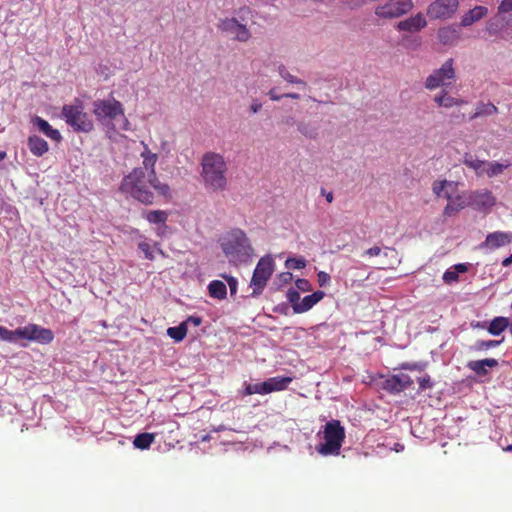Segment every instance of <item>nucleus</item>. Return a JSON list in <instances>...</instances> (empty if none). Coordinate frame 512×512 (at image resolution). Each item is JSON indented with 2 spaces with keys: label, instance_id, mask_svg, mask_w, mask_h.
Segmentation results:
<instances>
[{
  "label": "nucleus",
  "instance_id": "f257e3e1",
  "mask_svg": "<svg viewBox=\"0 0 512 512\" xmlns=\"http://www.w3.org/2000/svg\"><path fill=\"white\" fill-rule=\"evenodd\" d=\"M120 190L144 205L155 203L156 195L166 199L172 197L170 186L161 182L156 172L146 173L143 168H134L126 175L122 179Z\"/></svg>",
  "mask_w": 512,
  "mask_h": 512
},
{
  "label": "nucleus",
  "instance_id": "f03ea898",
  "mask_svg": "<svg viewBox=\"0 0 512 512\" xmlns=\"http://www.w3.org/2000/svg\"><path fill=\"white\" fill-rule=\"evenodd\" d=\"M201 178L207 190L222 192L227 189L228 166L224 157L215 152H207L201 160Z\"/></svg>",
  "mask_w": 512,
  "mask_h": 512
},
{
  "label": "nucleus",
  "instance_id": "7ed1b4c3",
  "mask_svg": "<svg viewBox=\"0 0 512 512\" xmlns=\"http://www.w3.org/2000/svg\"><path fill=\"white\" fill-rule=\"evenodd\" d=\"M221 248L233 265L246 264L254 255L249 238L240 229L232 230L221 242Z\"/></svg>",
  "mask_w": 512,
  "mask_h": 512
},
{
  "label": "nucleus",
  "instance_id": "20e7f679",
  "mask_svg": "<svg viewBox=\"0 0 512 512\" xmlns=\"http://www.w3.org/2000/svg\"><path fill=\"white\" fill-rule=\"evenodd\" d=\"M0 339L9 343H16L19 340L34 341L39 344H50L54 340V333L49 328L41 327L30 323L15 330H9L0 325Z\"/></svg>",
  "mask_w": 512,
  "mask_h": 512
},
{
  "label": "nucleus",
  "instance_id": "39448f33",
  "mask_svg": "<svg viewBox=\"0 0 512 512\" xmlns=\"http://www.w3.org/2000/svg\"><path fill=\"white\" fill-rule=\"evenodd\" d=\"M324 443L319 444L316 450L319 454L337 456L340 454L345 440V429L339 420L328 421L323 429Z\"/></svg>",
  "mask_w": 512,
  "mask_h": 512
},
{
  "label": "nucleus",
  "instance_id": "423d86ee",
  "mask_svg": "<svg viewBox=\"0 0 512 512\" xmlns=\"http://www.w3.org/2000/svg\"><path fill=\"white\" fill-rule=\"evenodd\" d=\"M62 117L65 122L76 132H91L94 128L93 121L84 111L83 103L75 99L74 103L62 107Z\"/></svg>",
  "mask_w": 512,
  "mask_h": 512
},
{
  "label": "nucleus",
  "instance_id": "0eeeda50",
  "mask_svg": "<svg viewBox=\"0 0 512 512\" xmlns=\"http://www.w3.org/2000/svg\"><path fill=\"white\" fill-rule=\"evenodd\" d=\"M456 81L454 60L447 59L440 68L435 69L425 80L424 87L433 91L440 87H449Z\"/></svg>",
  "mask_w": 512,
  "mask_h": 512
},
{
  "label": "nucleus",
  "instance_id": "6e6552de",
  "mask_svg": "<svg viewBox=\"0 0 512 512\" xmlns=\"http://www.w3.org/2000/svg\"><path fill=\"white\" fill-rule=\"evenodd\" d=\"M274 268L275 262L270 255L259 259L250 282V286L253 288L252 296H258L262 293L274 272Z\"/></svg>",
  "mask_w": 512,
  "mask_h": 512
},
{
  "label": "nucleus",
  "instance_id": "1a4fd4ad",
  "mask_svg": "<svg viewBox=\"0 0 512 512\" xmlns=\"http://www.w3.org/2000/svg\"><path fill=\"white\" fill-rule=\"evenodd\" d=\"M92 106L93 113L101 124H108L118 116H124L122 103L114 98L107 100H95Z\"/></svg>",
  "mask_w": 512,
  "mask_h": 512
},
{
  "label": "nucleus",
  "instance_id": "9d476101",
  "mask_svg": "<svg viewBox=\"0 0 512 512\" xmlns=\"http://www.w3.org/2000/svg\"><path fill=\"white\" fill-rule=\"evenodd\" d=\"M412 7V0H392L385 5L378 6L375 10V14L384 19L398 18L408 13Z\"/></svg>",
  "mask_w": 512,
  "mask_h": 512
},
{
  "label": "nucleus",
  "instance_id": "9b49d317",
  "mask_svg": "<svg viewBox=\"0 0 512 512\" xmlns=\"http://www.w3.org/2000/svg\"><path fill=\"white\" fill-rule=\"evenodd\" d=\"M458 0H435L428 9L427 15L430 19H448L457 11Z\"/></svg>",
  "mask_w": 512,
  "mask_h": 512
},
{
  "label": "nucleus",
  "instance_id": "f8f14e48",
  "mask_svg": "<svg viewBox=\"0 0 512 512\" xmlns=\"http://www.w3.org/2000/svg\"><path fill=\"white\" fill-rule=\"evenodd\" d=\"M218 28L240 42H247L251 38V32L246 25L241 24L236 18H225L221 20L218 24Z\"/></svg>",
  "mask_w": 512,
  "mask_h": 512
},
{
  "label": "nucleus",
  "instance_id": "ddd939ff",
  "mask_svg": "<svg viewBox=\"0 0 512 512\" xmlns=\"http://www.w3.org/2000/svg\"><path fill=\"white\" fill-rule=\"evenodd\" d=\"M468 199L469 206L482 212H488L496 204V198L488 189L471 191Z\"/></svg>",
  "mask_w": 512,
  "mask_h": 512
},
{
  "label": "nucleus",
  "instance_id": "4468645a",
  "mask_svg": "<svg viewBox=\"0 0 512 512\" xmlns=\"http://www.w3.org/2000/svg\"><path fill=\"white\" fill-rule=\"evenodd\" d=\"M454 192L446 191L444 193V198L448 200V203L446 207L444 208V215L446 216H452L455 213L459 212L466 206H469V199L468 196H462V195H453Z\"/></svg>",
  "mask_w": 512,
  "mask_h": 512
},
{
  "label": "nucleus",
  "instance_id": "2eb2a0df",
  "mask_svg": "<svg viewBox=\"0 0 512 512\" xmlns=\"http://www.w3.org/2000/svg\"><path fill=\"white\" fill-rule=\"evenodd\" d=\"M512 242V234L507 232L496 231L489 233L484 242L480 244L481 248L497 249L506 246Z\"/></svg>",
  "mask_w": 512,
  "mask_h": 512
},
{
  "label": "nucleus",
  "instance_id": "dca6fc26",
  "mask_svg": "<svg viewBox=\"0 0 512 512\" xmlns=\"http://www.w3.org/2000/svg\"><path fill=\"white\" fill-rule=\"evenodd\" d=\"M427 22L422 13H417L405 20L397 23V29L399 31L417 32L422 28L426 27Z\"/></svg>",
  "mask_w": 512,
  "mask_h": 512
},
{
  "label": "nucleus",
  "instance_id": "f3484780",
  "mask_svg": "<svg viewBox=\"0 0 512 512\" xmlns=\"http://www.w3.org/2000/svg\"><path fill=\"white\" fill-rule=\"evenodd\" d=\"M168 213L164 210H150L143 214V217L151 224L161 225L158 228L157 234L162 236L164 231L168 228L166 222L168 220Z\"/></svg>",
  "mask_w": 512,
  "mask_h": 512
},
{
  "label": "nucleus",
  "instance_id": "a211bd4d",
  "mask_svg": "<svg viewBox=\"0 0 512 512\" xmlns=\"http://www.w3.org/2000/svg\"><path fill=\"white\" fill-rule=\"evenodd\" d=\"M496 366H498V361L494 358L472 360L467 363V367L480 377L486 376L488 374L487 368H494Z\"/></svg>",
  "mask_w": 512,
  "mask_h": 512
},
{
  "label": "nucleus",
  "instance_id": "6ab92c4d",
  "mask_svg": "<svg viewBox=\"0 0 512 512\" xmlns=\"http://www.w3.org/2000/svg\"><path fill=\"white\" fill-rule=\"evenodd\" d=\"M324 296L325 293L323 291H316L310 295H307L299 304L293 305V311L297 314L307 312L319 301H321Z\"/></svg>",
  "mask_w": 512,
  "mask_h": 512
},
{
  "label": "nucleus",
  "instance_id": "aec40b11",
  "mask_svg": "<svg viewBox=\"0 0 512 512\" xmlns=\"http://www.w3.org/2000/svg\"><path fill=\"white\" fill-rule=\"evenodd\" d=\"M141 145L143 150L140 153L142 158V166L140 168H143L146 173L156 172L155 165L158 160V154L153 153L144 141H141Z\"/></svg>",
  "mask_w": 512,
  "mask_h": 512
},
{
  "label": "nucleus",
  "instance_id": "412c9836",
  "mask_svg": "<svg viewBox=\"0 0 512 512\" xmlns=\"http://www.w3.org/2000/svg\"><path fill=\"white\" fill-rule=\"evenodd\" d=\"M32 123L41 131L45 136L53 141L59 142L62 140V136L57 129L52 128L48 121L45 119L35 116L32 118Z\"/></svg>",
  "mask_w": 512,
  "mask_h": 512
},
{
  "label": "nucleus",
  "instance_id": "4be33fe9",
  "mask_svg": "<svg viewBox=\"0 0 512 512\" xmlns=\"http://www.w3.org/2000/svg\"><path fill=\"white\" fill-rule=\"evenodd\" d=\"M292 381V377L276 376L271 377L262 383L265 385L266 394H269L272 392L285 390Z\"/></svg>",
  "mask_w": 512,
  "mask_h": 512
},
{
  "label": "nucleus",
  "instance_id": "5701e85b",
  "mask_svg": "<svg viewBox=\"0 0 512 512\" xmlns=\"http://www.w3.org/2000/svg\"><path fill=\"white\" fill-rule=\"evenodd\" d=\"M434 102L444 108H451L454 106H461L466 102L463 99L453 97L448 94V92L443 89L440 93L434 96Z\"/></svg>",
  "mask_w": 512,
  "mask_h": 512
},
{
  "label": "nucleus",
  "instance_id": "b1692460",
  "mask_svg": "<svg viewBox=\"0 0 512 512\" xmlns=\"http://www.w3.org/2000/svg\"><path fill=\"white\" fill-rule=\"evenodd\" d=\"M485 160L478 159L471 153H465L463 156V164L472 169L477 176H483L486 168Z\"/></svg>",
  "mask_w": 512,
  "mask_h": 512
},
{
  "label": "nucleus",
  "instance_id": "393cba45",
  "mask_svg": "<svg viewBox=\"0 0 512 512\" xmlns=\"http://www.w3.org/2000/svg\"><path fill=\"white\" fill-rule=\"evenodd\" d=\"M27 145L30 152L37 157L44 155L49 149L48 143L37 135L30 136Z\"/></svg>",
  "mask_w": 512,
  "mask_h": 512
},
{
  "label": "nucleus",
  "instance_id": "a878e982",
  "mask_svg": "<svg viewBox=\"0 0 512 512\" xmlns=\"http://www.w3.org/2000/svg\"><path fill=\"white\" fill-rule=\"evenodd\" d=\"M488 12V9L484 6H476L469 10L461 19L462 26H470L474 22L482 19Z\"/></svg>",
  "mask_w": 512,
  "mask_h": 512
},
{
  "label": "nucleus",
  "instance_id": "bb28decb",
  "mask_svg": "<svg viewBox=\"0 0 512 512\" xmlns=\"http://www.w3.org/2000/svg\"><path fill=\"white\" fill-rule=\"evenodd\" d=\"M498 112V108L491 102H479L475 106L474 113L470 116V120L477 119L482 116L494 115Z\"/></svg>",
  "mask_w": 512,
  "mask_h": 512
},
{
  "label": "nucleus",
  "instance_id": "cd10ccee",
  "mask_svg": "<svg viewBox=\"0 0 512 512\" xmlns=\"http://www.w3.org/2000/svg\"><path fill=\"white\" fill-rule=\"evenodd\" d=\"M210 297L218 300H223L227 295V288L224 282L220 280H213L208 285Z\"/></svg>",
  "mask_w": 512,
  "mask_h": 512
},
{
  "label": "nucleus",
  "instance_id": "c85d7f7f",
  "mask_svg": "<svg viewBox=\"0 0 512 512\" xmlns=\"http://www.w3.org/2000/svg\"><path fill=\"white\" fill-rule=\"evenodd\" d=\"M511 166V162L509 160H505L503 163L499 162H486V168L484 175H487L489 178L498 176L504 172L505 169Z\"/></svg>",
  "mask_w": 512,
  "mask_h": 512
},
{
  "label": "nucleus",
  "instance_id": "c756f323",
  "mask_svg": "<svg viewBox=\"0 0 512 512\" xmlns=\"http://www.w3.org/2000/svg\"><path fill=\"white\" fill-rule=\"evenodd\" d=\"M508 327V318L499 316L491 320L487 330L491 335L497 336L500 335L503 331H505Z\"/></svg>",
  "mask_w": 512,
  "mask_h": 512
},
{
  "label": "nucleus",
  "instance_id": "7c9ffc66",
  "mask_svg": "<svg viewBox=\"0 0 512 512\" xmlns=\"http://www.w3.org/2000/svg\"><path fill=\"white\" fill-rule=\"evenodd\" d=\"M457 183L448 180L435 181L432 185L433 193L437 197H444L446 191L455 192Z\"/></svg>",
  "mask_w": 512,
  "mask_h": 512
},
{
  "label": "nucleus",
  "instance_id": "2f4dec72",
  "mask_svg": "<svg viewBox=\"0 0 512 512\" xmlns=\"http://www.w3.org/2000/svg\"><path fill=\"white\" fill-rule=\"evenodd\" d=\"M277 70H278L279 75H280V76H281V77H282L286 82H288V83H290V84L298 85V86H300V87H302V88H306V87H307V83H306L304 80H302V79H300V78H298V77H296V76L292 75V74L288 71V69L286 68V66H285V65L280 64V65L278 66Z\"/></svg>",
  "mask_w": 512,
  "mask_h": 512
},
{
  "label": "nucleus",
  "instance_id": "473e14b6",
  "mask_svg": "<svg viewBox=\"0 0 512 512\" xmlns=\"http://www.w3.org/2000/svg\"><path fill=\"white\" fill-rule=\"evenodd\" d=\"M155 440L153 433H140L136 435L133 444L136 448L144 450L148 449Z\"/></svg>",
  "mask_w": 512,
  "mask_h": 512
},
{
  "label": "nucleus",
  "instance_id": "72a5a7b5",
  "mask_svg": "<svg viewBox=\"0 0 512 512\" xmlns=\"http://www.w3.org/2000/svg\"><path fill=\"white\" fill-rule=\"evenodd\" d=\"M400 381L398 375H392L383 381L382 388L390 393H400L403 391Z\"/></svg>",
  "mask_w": 512,
  "mask_h": 512
},
{
  "label": "nucleus",
  "instance_id": "f704fd0d",
  "mask_svg": "<svg viewBox=\"0 0 512 512\" xmlns=\"http://www.w3.org/2000/svg\"><path fill=\"white\" fill-rule=\"evenodd\" d=\"M167 335L176 342L182 341L187 335V322H182L178 326L169 327Z\"/></svg>",
  "mask_w": 512,
  "mask_h": 512
},
{
  "label": "nucleus",
  "instance_id": "c9c22d12",
  "mask_svg": "<svg viewBox=\"0 0 512 512\" xmlns=\"http://www.w3.org/2000/svg\"><path fill=\"white\" fill-rule=\"evenodd\" d=\"M298 131L307 138L315 139L318 135L317 128L311 123L301 122L298 124Z\"/></svg>",
  "mask_w": 512,
  "mask_h": 512
},
{
  "label": "nucleus",
  "instance_id": "e433bc0d",
  "mask_svg": "<svg viewBox=\"0 0 512 512\" xmlns=\"http://www.w3.org/2000/svg\"><path fill=\"white\" fill-rule=\"evenodd\" d=\"M242 394L244 396H248V395H252V394L265 395L266 394L265 385H263V383L246 384Z\"/></svg>",
  "mask_w": 512,
  "mask_h": 512
},
{
  "label": "nucleus",
  "instance_id": "4c0bfd02",
  "mask_svg": "<svg viewBox=\"0 0 512 512\" xmlns=\"http://www.w3.org/2000/svg\"><path fill=\"white\" fill-rule=\"evenodd\" d=\"M285 266L288 269H303L306 266V260L302 257L288 258L285 262Z\"/></svg>",
  "mask_w": 512,
  "mask_h": 512
},
{
  "label": "nucleus",
  "instance_id": "58836bf2",
  "mask_svg": "<svg viewBox=\"0 0 512 512\" xmlns=\"http://www.w3.org/2000/svg\"><path fill=\"white\" fill-rule=\"evenodd\" d=\"M223 279L226 280L228 286H229V289H230V294L232 296L236 295L237 293V287H238V281L235 277L231 276V275H227V274H223L221 275Z\"/></svg>",
  "mask_w": 512,
  "mask_h": 512
},
{
  "label": "nucleus",
  "instance_id": "ea45409f",
  "mask_svg": "<svg viewBox=\"0 0 512 512\" xmlns=\"http://www.w3.org/2000/svg\"><path fill=\"white\" fill-rule=\"evenodd\" d=\"M499 341L496 340H479L476 342L477 350H488L499 345Z\"/></svg>",
  "mask_w": 512,
  "mask_h": 512
},
{
  "label": "nucleus",
  "instance_id": "a19ab883",
  "mask_svg": "<svg viewBox=\"0 0 512 512\" xmlns=\"http://www.w3.org/2000/svg\"><path fill=\"white\" fill-rule=\"evenodd\" d=\"M138 248L144 253V256L146 259H148V260L154 259V254H153L151 245L148 242H146V241L140 242L138 244Z\"/></svg>",
  "mask_w": 512,
  "mask_h": 512
},
{
  "label": "nucleus",
  "instance_id": "79ce46f5",
  "mask_svg": "<svg viewBox=\"0 0 512 512\" xmlns=\"http://www.w3.org/2000/svg\"><path fill=\"white\" fill-rule=\"evenodd\" d=\"M458 274L455 270H447L443 274V280L447 284H451L453 282H456L458 280Z\"/></svg>",
  "mask_w": 512,
  "mask_h": 512
},
{
  "label": "nucleus",
  "instance_id": "37998d69",
  "mask_svg": "<svg viewBox=\"0 0 512 512\" xmlns=\"http://www.w3.org/2000/svg\"><path fill=\"white\" fill-rule=\"evenodd\" d=\"M287 299L292 304V306L296 305V304H299L301 302V301H299L300 300V294L295 289H290L287 292Z\"/></svg>",
  "mask_w": 512,
  "mask_h": 512
},
{
  "label": "nucleus",
  "instance_id": "c03bdc74",
  "mask_svg": "<svg viewBox=\"0 0 512 512\" xmlns=\"http://www.w3.org/2000/svg\"><path fill=\"white\" fill-rule=\"evenodd\" d=\"M381 254H382V249L379 246H373L371 248L366 249L363 252V256L364 257H369V258L376 257V256H379Z\"/></svg>",
  "mask_w": 512,
  "mask_h": 512
},
{
  "label": "nucleus",
  "instance_id": "a18cd8bd",
  "mask_svg": "<svg viewBox=\"0 0 512 512\" xmlns=\"http://www.w3.org/2000/svg\"><path fill=\"white\" fill-rule=\"evenodd\" d=\"M398 377L401 380L400 384H401V386H403V391L412 386L413 380L411 379V377L409 375L399 374Z\"/></svg>",
  "mask_w": 512,
  "mask_h": 512
},
{
  "label": "nucleus",
  "instance_id": "49530a36",
  "mask_svg": "<svg viewBox=\"0 0 512 512\" xmlns=\"http://www.w3.org/2000/svg\"><path fill=\"white\" fill-rule=\"evenodd\" d=\"M419 387L421 390H426L433 387V382L429 375L419 378Z\"/></svg>",
  "mask_w": 512,
  "mask_h": 512
},
{
  "label": "nucleus",
  "instance_id": "de8ad7c7",
  "mask_svg": "<svg viewBox=\"0 0 512 512\" xmlns=\"http://www.w3.org/2000/svg\"><path fill=\"white\" fill-rule=\"evenodd\" d=\"M318 283L320 287L326 286L330 282V275L324 271H320L317 274Z\"/></svg>",
  "mask_w": 512,
  "mask_h": 512
},
{
  "label": "nucleus",
  "instance_id": "09e8293b",
  "mask_svg": "<svg viewBox=\"0 0 512 512\" xmlns=\"http://www.w3.org/2000/svg\"><path fill=\"white\" fill-rule=\"evenodd\" d=\"M499 13H507L512 11V0H502L498 7Z\"/></svg>",
  "mask_w": 512,
  "mask_h": 512
},
{
  "label": "nucleus",
  "instance_id": "8fccbe9b",
  "mask_svg": "<svg viewBox=\"0 0 512 512\" xmlns=\"http://www.w3.org/2000/svg\"><path fill=\"white\" fill-rule=\"evenodd\" d=\"M296 286L298 289L302 291H310L311 290V284L306 279H298L296 281Z\"/></svg>",
  "mask_w": 512,
  "mask_h": 512
},
{
  "label": "nucleus",
  "instance_id": "3c124183",
  "mask_svg": "<svg viewBox=\"0 0 512 512\" xmlns=\"http://www.w3.org/2000/svg\"><path fill=\"white\" fill-rule=\"evenodd\" d=\"M261 108L262 104L257 99H254L250 105L251 113L256 114L261 110Z\"/></svg>",
  "mask_w": 512,
  "mask_h": 512
},
{
  "label": "nucleus",
  "instance_id": "603ef678",
  "mask_svg": "<svg viewBox=\"0 0 512 512\" xmlns=\"http://www.w3.org/2000/svg\"><path fill=\"white\" fill-rule=\"evenodd\" d=\"M268 96L270 97L271 100L273 101H279L281 98H283L284 96L283 95H278L276 93V89L275 88H272L269 90L268 92Z\"/></svg>",
  "mask_w": 512,
  "mask_h": 512
},
{
  "label": "nucleus",
  "instance_id": "864d4df0",
  "mask_svg": "<svg viewBox=\"0 0 512 512\" xmlns=\"http://www.w3.org/2000/svg\"><path fill=\"white\" fill-rule=\"evenodd\" d=\"M185 322H187V324L193 323L194 326H199L201 324L202 320L200 317L190 316V317H188V319Z\"/></svg>",
  "mask_w": 512,
  "mask_h": 512
},
{
  "label": "nucleus",
  "instance_id": "5fc2aeb1",
  "mask_svg": "<svg viewBox=\"0 0 512 512\" xmlns=\"http://www.w3.org/2000/svg\"><path fill=\"white\" fill-rule=\"evenodd\" d=\"M455 271L458 273H465L467 271L466 264H457L455 265Z\"/></svg>",
  "mask_w": 512,
  "mask_h": 512
},
{
  "label": "nucleus",
  "instance_id": "6e6d98bb",
  "mask_svg": "<svg viewBox=\"0 0 512 512\" xmlns=\"http://www.w3.org/2000/svg\"><path fill=\"white\" fill-rule=\"evenodd\" d=\"M280 277L282 278V280L284 282H288V281H290L292 279V274L290 272H285V273H282L280 275Z\"/></svg>",
  "mask_w": 512,
  "mask_h": 512
},
{
  "label": "nucleus",
  "instance_id": "4d7b16f0",
  "mask_svg": "<svg viewBox=\"0 0 512 512\" xmlns=\"http://www.w3.org/2000/svg\"><path fill=\"white\" fill-rule=\"evenodd\" d=\"M511 264H512V254L502 261V266L503 267H508Z\"/></svg>",
  "mask_w": 512,
  "mask_h": 512
},
{
  "label": "nucleus",
  "instance_id": "13d9d810",
  "mask_svg": "<svg viewBox=\"0 0 512 512\" xmlns=\"http://www.w3.org/2000/svg\"><path fill=\"white\" fill-rule=\"evenodd\" d=\"M283 96L286 98H291V99H299L300 98V95L297 93H286V94H283Z\"/></svg>",
  "mask_w": 512,
  "mask_h": 512
},
{
  "label": "nucleus",
  "instance_id": "bf43d9fd",
  "mask_svg": "<svg viewBox=\"0 0 512 512\" xmlns=\"http://www.w3.org/2000/svg\"><path fill=\"white\" fill-rule=\"evenodd\" d=\"M122 117H123V119H124V125H123V127H122V128H123L124 130H129V125H130V123H129L128 119L125 117V115H124V116H122Z\"/></svg>",
  "mask_w": 512,
  "mask_h": 512
},
{
  "label": "nucleus",
  "instance_id": "052dcab7",
  "mask_svg": "<svg viewBox=\"0 0 512 512\" xmlns=\"http://www.w3.org/2000/svg\"><path fill=\"white\" fill-rule=\"evenodd\" d=\"M389 252H391V253H395V254L397 253V252H396V250H395L394 248L386 247V248H385V250H384V252H383V254H384L385 256H388V253H389Z\"/></svg>",
  "mask_w": 512,
  "mask_h": 512
},
{
  "label": "nucleus",
  "instance_id": "680f3d73",
  "mask_svg": "<svg viewBox=\"0 0 512 512\" xmlns=\"http://www.w3.org/2000/svg\"><path fill=\"white\" fill-rule=\"evenodd\" d=\"M326 200L327 202L331 203L333 201V193L332 192H329L327 195H326Z\"/></svg>",
  "mask_w": 512,
  "mask_h": 512
},
{
  "label": "nucleus",
  "instance_id": "e2e57ef3",
  "mask_svg": "<svg viewBox=\"0 0 512 512\" xmlns=\"http://www.w3.org/2000/svg\"><path fill=\"white\" fill-rule=\"evenodd\" d=\"M6 158V152L0 151V162Z\"/></svg>",
  "mask_w": 512,
  "mask_h": 512
},
{
  "label": "nucleus",
  "instance_id": "0e129e2a",
  "mask_svg": "<svg viewBox=\"0 0 512 512\" xmlns=\"http://www.w3.org/2000/svg\"><path fill=\"white\" fill-rule=\"evenodd\" d=\"M446 32H448V31H447V30H445V29L440 30V32H439V36H440V38H441V39L443 38V34H444V33H446Z\"/></svg>",
  "mask_w": 512,
  "mask_h": 512
},
{
  "label": "nucleus",
  "instance_id": "69168bd1",
  "mask_svg": "<svg viewBox=\"0 0 512 512\" xmlns=\"http://www.w3.org/2000/svg\"><path fill=\"white\" fill-rule=\"evenodd\" d=\"M504 450L505 451H512V445H508Z\"/></svg>",
  "mask_w": 512,
  "mask_h": 512
},
{
  "label": "nucleus",
  "instance_id": "338daca9",
  "mask_svg": "<svg viewBox=\"0 0 512 512\" xmlns=\"http://www.w3.org/2000/svg\"><path fill=\"white\" fill-rule=\"evenodd\" d=\"M157 251L159 252V254H161V255H163V256H164V252H163V250H162L161 248H159V247H158V248H157Z\"/></svg>",
  "mask_w": 512,
  "mask_h": 512
}]
</instances>
